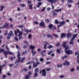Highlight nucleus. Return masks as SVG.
I'll list each match as a JSON object with an SVG mask.
<instances>
[{
  "mask_svg": "<svg viewBox=\"0 0 79 79\" xmlns=\"http://www.w3.org/2000/svg\"><path fill=\"white\" fill-rule=\"evenodd\" d=\"M3 28H6V29H8L9 28V24L7 23H5V25L3 26Z\"/></svg>",
  "mask_w": 79,
  "mask_h": 79,
  "instance_id": "obj_10",
  "label": "nucleus"
},
{
  "mask_svg": "<svg viewBox=\"0 0 79 79\" xmlns=\"http://www.w3.org/2000/svg\"><path fill=\"white\" fill-rule=\"evenodd\" d=\"M4 35H8V31L7 30H6L5 31V33L4 34Z\"/></svg>",
  "mask_w": 79,
  "mask_h": 79,
  "instance_id": "obj_44",
  "label": "nucleus"
},
{
  "mask_svg": "<svg viewBox=\"0 0 79 79\" xmlns=\"http://www.w3.org/2000/svg\"><path fill=\"white\" fill-rule=\"evenodd\" d=\"M42 76H44V77H45L46 76V75L47 74V72H46V70L45 69H43L42 70H41L40 72V74H42Z\"/></svg>",
  "mask_w": 79,
  "mask_h": 79,
  "instance_id": "obj_2",
  "label": "nucleus"
},
{
  "mask_svg": "<svg viewBox=\"0 0 79 79\" xmlns=\"http://www.w3.org/2000/svg\"><path fill=\"white\" fill-rule=\"evenodd\" d=\"M0 7L1 9H0V10L1 11H3V9H4V6H0Z\"/></svg>",
  "mask_w": 79,
  "mask_h": 79,
  "instance_id": "obj_26",
  "label": "nucleus"
},
{
  "mask_svg": "<svg viewBox=\"0 0 79 79\" xmlns=\"http://www.w3.org/2000/svg\"><path fill=\"white\" fill-rule=\"evenodd\" d=\"M23 69L24 71H25L26 72H27V69H26L25 68H23Z\"/></svg>",
  "mask_w": 79,
  "mask_h": 79,
  "instance_id": "obj_58",
  "label": "nucleus"
},
{
  "mask_svg": "<svg viewBox=\"0 0 79 79\" xmlns=\"http://www.w3.org/2000/svg\"><path fill=\"white\" fill-rule=\"evenodd\" d=\"M3 53L4 55H5V57L6 58H8V56H7L8 55V54H9V55L13 54V53L12 52L10 51H8V52L4 51L3 52Z\"/></svg>",
  "mask_w": 79,
  "mask_h": 79,
  "instance_id": "obj_4",
  "label": "nucleus"
},
{
  "mask_svg": "<svg viewBox=\"0 0 79 79\" xmlns=\"http://www.w3.org/2000/svg\"><path fill=\"white\" fill-rule=\"evenodd\" d=\"M29 6L30 10H32V9H33V7H32V5L30 4Z\"/></svg>",
  "mask_w": 79,
  "mask_h": 79,
  "instance_id": "obj_25",
  "label": "nucleus"
},
{
  "mask_svg": "<svg viewBox=\"0 0 79 79\" xmlns=\"http://www.w3.org/2000/svg\"><path fill=\"white\" fill-rule=\"evenodd\" d=\"M25 54H26V52L23 51L22 53L23 55H24Z\"/></svg>",
  "mask_w": 79,
  "mask_h": 79,
  "instance_id": "obj_54",
  "label": "nucleus"
},
{
  "mask_svg": "<svg viewBox=\"0 0 79 79\" xmlns=\"http://www.w3.org/2000/svg\"><path fill=\"white\" fill-rule=\"evenodd\" d=\"M6 64H3V65L1 66L0 65V74H2V68L3 66H6Z\"/></svg>",
  "mask_w": 79,
  "mask_h": 79,
  "instance_id": "obj_11",
  "label": "nucleus"
},
{
  "mask_svg": "<svg viewBox=\"0 0 79 79\" xmlns=\"http://www.w3.org/2000/svg\"><path fill=\"white\" fill-rule=\"evenodd\" d=\"M37 76H38V74H37V73H35L34 77H37Z\"/></svg>",
  "mask_w": 79,
  "mask_h": 79,
  "instance_id": "obj_45",
  "label": "nucleus"
},
{
  "mask_svg": "<svg viewBox=\"0 0 79 79\" xmlns=\"http://www.w3.org/2000/svg\"><path fill=\"white\" fill-rule=\"evenodd\" d=\"M31 53L32 54V56H34V55L35 54H36V51H34L33 50H32L31 52Z\"/></svg>",
  "mask_w": 79,
  "mask_h": 79,
  "instance_id": "obj_19",
  "label": "nucleus"
},
{
  "mask_svg": "<svg viewBox=\"0 0 79 79\" xmlns=\"http://www.w3.org/2000/svg\"><path fill=\"white\" fill-rule=\"evenodd\" d=\"M35 48V46H33L32 45H31L30 46V49H32V50H33Z\"/></svg>",
  "mask_w": 79,
  "mask_h": 79,
  "instance_id": "obj_22",
  "label": "nucleus"
},
{
  "mask_svg": "<svg viewBox=\"0 0 79 79\" xmlns=\"http://www.w3.org/2000/svg\"><path fill=\"white\" fill-rule=\"evenodd\" d=\"M53 24L51 23L48 26V27L49 29H52L53 27Z\"/></svg>",
  "mask_w": 79,
  "mask_h": 79,
  "instance_id": "obj_21",
  "label": "nucleus"
},
{
  "mask_svg": "<svg viewBox=\"0 0 79 79\" xmlns=\"http://www.w3.org/2000/svg\"><path fill=\"white\" fill-rule=\"evenodd\" d=\"M29 77H30V76L29 75H26L25 77V79H28L29 78Z\"/></svg>",
  "mask_w": 79,
  "mask_h": 79,
  "instance_id": "obj_29",
  "label": "nucleus"
},
{
  "mask_svg": "<svg viewBox=\"0 0 79 79\" xmlns=\"http://www.w3.org/2000/svg\"><path fill=\"white\" fill-rule=\"evenodd\" d=\"M60 49H57V52L58 53H60Z\"/></svg>",
  "mask_w": 79,
  "mask_h": 79,
  "instance_id": "obj_47",
  "label": "nucleus"
},
{
  "mask_svg": "<svg viewBox=\"0 0 79 79\" xmlns=\"http://www.w3.org/2000/svg\"><path fill=\"white\" fill-rule=\"evenodd\" d=\"M20 6L22 7V8H23V7H24V6H25L26 5L24 4H20Z\"/></svg>",
  "mask_w": 79,
  "mask_h": 79,
  "instance_id": "obj_34",
  "label": "nucleus"
},
{
  "mask_svg": "<svg viewBox=\"0 0 79 79\" xmlns=\"http://www.w3.org/2000/svg\"><path fill=\"white\" fill-rule=\"evenodd\" d=\"M19 40H20V39H23V36L21 35V36H19Z\"/></svg>",
  "mask_w": 79,
  "mask_h": 79,
  "instance_id": "obj_52",
  "label": "nucleus"
},
{
  "mask_svg": "<svg viewBox=\"0 0 79 79\" xmlns=\"http://www.w3.org/2000/svg\"><path fill=\"white\" fill-rule=\"evenodd\" d=\"M74 1H73L72 0H68L67 1V5H68L70 3H73Z\"/></svg>",
  "mask_w": 79,
  "mask_h": 79,
  "instance_id": "obj_13",
  "label": "nucleus"
},
{
  "mask_svg": "<svg viewBox=\"0 0 79 79\" xmlns=\"http://www.w3.org/2000/svg\"><path fill=\"white\" fill-rule=\"evenodd\" d=\"M68 58V55L66 54H65L64 56H63L62 57V60H64L65 58Z\"/></svg>",
  "mask_w": 79,
  "mask_h": 79,
  "instance_id": "obj_20",
  "label": "nucleus"
},
{
  "mask_svg": "<svg viewBox=\"0 0 79 79\" xmlns=\"http://www.w3.org/2000/svg\"><path fill=\"white\" fill-rule=\"evenodd\" d=\"M67 65V66H69V64H70V63H69V62L68 61V60H65V62H64L63 63V65L64 66H65Z\"/></svg>",
  "mask_w": 79,
  "mask_h": 79,
  "instance_id": "obj_7",
  "label": "nucleus"
},
{
  "mask_svg": "<svg viewBox=\"0 0 79 79\" xmlns=\"http://www.w3.org/2000/svg\"><path fill=\"white\" fill-rule=\"evenodd\" d=\"M51 9V8H50V7H48L47 8V10L49 11Z\"/></svg>",
  "mask_w": 79,
  "mask_h": 79,
  "instance_id": "obj_63",
  "label": "nucleus"
},
{
  "mask_svg": "<svg viewBox=\"0 0 79 79\" xmlns=\"http://www.w3.org/2000/svg\"><path fill=\"white\" fill-rule=\"evenodd\" d=\"M55 30H56V27L55 26H54L52 29V31H55Z\"/></svg>",
  "mask_w": 79,
  "mask_h": 79,
  "instance_id": "obj_61",
  "label": "nucleus"
},
{
  "mask_svg": "<svg viewBox=\"0 0 79 79\" xmlns=\"http://www.w3.org/2000/svg\"><path fill=\"white\" fill-rule=\"evenodd\" d=\"M65 53H66V54H67L68 55H72V54H73V50H70V49H68V50L65 51Z\"/></svg>",
  "mask_w": 79,
  "mask_h": 79,
  "instance_id": "obj_6",
  "label": "nucleus"
},
{
  "mask_svg": "<svg viewBox=\"0 0 79 79\" xmlns=\"http://www.w3.org/2000/svg\"><path fill=\"white\" fill-rule=\"evenodd\" d=\"M32 63H33V67L34 68L37 67V66H38L39 64H40V62H38L35 63L34 61H32Z\"/></svg>",
  "mask_w": 79,
  "mask_h": 79,
  "instance_id": "obj_3",
  "label": "nucleus"
},
{
  "mask_svg": "<svg viewBox=\"0 0 79 79\" xmlns=\"http://www.w3.org/2000/svg\"><path fill=\"white\" fill-rule=\"evenodd\" d=\"M14 33H15V35H17V31H16L15 30L14 31Z\"/></svg>",
  "mask_w": 79,
  "mask_h": 79,
  "instance_id": "obj_64",
  "label": "nucleus"
},
{
  "mask_svg": "<svg viewBox=\"0 0 79 79\" xmlns=\"http://www.w3.org/2000/svg\"><path fill=\"white\" fill-rule=\"evenodd\" d=\"M31 63H32V61H30L26 63V64L28 65V64H31Z\"/></svg>",
  "mask_w": 79,
  "mask_h": 79,
  "instance_id": "obj_31",
  "label": "nucleus"
},
{
  "mask_svg": "<svg viewBox=\"0 0 79 79\" xmlns=\"http://www.w3.org/2000/svg\"><path fill=\"white\" fill-rule=\"evenodd\" d=\"M28 38L29 39H31V38H32V35L31 34L28 35Z\"/></svg>",
  "mask_w": 79,
  "mask_h": 79,
  "instance_id": "obj_42",
  "label": "nucleus"
},
{
  "mask_svg": "<svg viewBox=\"0 0 79 79\" xmlns=\"http://www.w3.org/2000/svg\"><path fill=\"white\" fill-rule=\"evenodd\" d=\"M79 56H77V62L78 64H79Z\"/></svg>",
  "mask_w": 79,
  "mask_h": 79,
  "instance_id": "obj_32",
  "label": "nucleus"
},
{
  "mask_svg": "<svg viewBox=\"0 0 79 79\" xmlns=\"http://www.w3.org/2000/svg\"><path fill=\"white\" fill-rule=\"evenodd\" d=\"M52 14L53 16H56V15H57V13L56 12H53Z\"/></svg>",
  "mask_w": 79,
  "mask_h": 79,
  "instance_id": "obj_43",
  "label": "nucleus"
},
{
  "mask_svg": "<svg viewBox=\"0 0 79 79\" xmlns=\"http://www.w3.org/2000/svg\"><path fill=\"white\" fill-rule=\"evenodd\" d=\"M53 35L55 37H56V38H58V35H56L55 34H53Z\"/></svg>",
  "mask_w": 79,
  "mask_h": 79,
  "instance_id": "obj_40",
  "label": "nucleus"
},
{
  "mask_svg": "<svg viewBox=\"0 0 79 79\" xmlns=\"http://www.w3.org/2000/svg\"><path fill=\"white\" fill-rule=\"evenodd\" d=\"M24 60H25V57H22L21 59V60H20V62L21 63H23L24 62Z\"/></svg>",
  "mask_w": 79,
  "mask_h": 79,
  "instance_id": "obj_18",
  "label": "nucleus"
},
{
  "mask_svg": "<svg viewBox=\"0 0 79 79\" xmlns=\"http://www.w3.org/2000/svg\"><path fill=\"white\" fill-rule=\"evenodd\" d=\"M66 36V34L65 33H62L60 36V37L61 38H63V37H65Z\"/></svg>",
  "mask_w": 79,
  "mask_h": 79,
  "instance_id": "obj_14",
  "label": "nucleus"
},
{
  "mask_svg": "<svg viewBox=\"0 0 79 79\" xmlns=\"http://www.w3.org/2000/svg\"><path fill=\"white\" fill-rule=\"evenodd\" d=\"M4 51V50L3 49H1L0 50V52H3Z\"/></svg>",
  "mask_w": 79,
  "mask_h": 79,
  "instance_id": "obj_55",
  "label": "nucleus"
},
{
  "mask_svg": "<svg viewBox=\"0 0 79 79\" xmlns=\"http://www.w3.org/2000/svg\"><path fill=\"white\" fill-rule=\"evenodd\" d=\"M39 72V68H36L35 69V73H37Z\"/></svg>",
  "mask_w": 79,
  "mask_h": 79,
  "instance_id": "obj_24",
  "label": "nucleus"
},
{
  "mask_svg": "<svg viewBox=\"0 0 79 79\" xmlns=\"http://www.w3.org/2000/svg\"><path fill=\"white\" fill-rule=\"evenodd\" d=\"M10 33H9L8 34V35H10V36H11V35H14V34H13V32L12 31H10Z\"/></svg>",
  "mask_w": 79,
  "mask_h": 79,
  "instance_id": "obj_17",
  "label": "nucleus"
},
{
  "mask_svg": "<svg viewBox=\"0 0 79 79\" xmlns=\"http://www.w3.org/2000/svg\"><path fill=\"white\" fill-rule=\"evenodd\" d=\"M47 37H48V38H50V39H53V36H52V35H51L49 34H47Z\"/></svg>",
  "mask_w": 79,
  "mask_h": 79,
  "instance_id": "obj_15",
  "label": "nucleus"
},
{
  "mask_svg": "<svg viewBox=\"0 0 79 79\" xmlns=\"http://www.w3.org/2000/svg\"><path fill=\"white\" fill-rule=\"evenodd\" d=\"M45 9H46V7H44L42 10H41V11L42 12H44L45 10Z\"/></svg>",
  "mask_w": 79,
  "mask_h": 79,
  "instance_id": "obj_41",
  "label": "nucleus"
},
{
  "mask_svg": "<svg viewBox=\"0 0 79 79\" xmlns=\"http://www.w3.org/2000/svg\"><path fill=\"white\" fill-rule=\"evenodd\" d=\"M23 44H26V45H29V43H28V42L26 41H24L23 42Z\"/></svg>",
  "mask_w": 79,
  "mask_h": 79,
  "instance_id": "obj_37",
  "label": "nucleus"
},
{
  "mask_svg": "<svg viewBox=\"0 0 79 79\" xmlns=\"http://www.w3.org/2000/svg\"><path fill=\"white\" fill-rule=\"evenodd\" d=\"M25 32H26V33L27 34H28V32H29V30L28 29L25 30Z\"/></svg>",
  "mask_w": 79,
  "mask_h": 79,
  "instance_id": "obj_53",
  "label": "nucleus"
},
{
  "mask_svg": "<svg viewBox=\"0 0 79 79\" xmlns=\"http://www.w3.org/2000/svg\"><path fill=\"white\" fill-rule=\"evenodd\" d=\"M20 57H19V59H18V60L16 61L15 62V64H16V63H19V62H20Z\"/></svg>",
  "mask_w": 79,
  "mask_h": 79,
  "instance_id": "obj_30",
  "label": "nucleus"
},
{
  "mask_svg": "<svg viewBox=\"0 0 79 79\" xmlns=\"http://www.w3.org/2000/svg\"><path fill=\"white\" fill-rule=\"evenodd\" d=\"M64 24H65V22L62 21L60 23V24L59 25V26L61 27V26H63Z\"/></svg>",
  "mask_w": 79,
  "mask_h": 79,
  "instance_id": "obj_12",
  "label": "nucleus"
},
{
  "mask_svg": "<svg viewBox=\"0 0 79 79\" xmlns=\"http://www.w3.org/2000/svg\"><path fill=\"white\" fill-rule=\"evenodd\" d=\"M47 44H45L44 48H45V49H47Z\"/></svg>",
  "mask_w": 79,
  "mask_h": 79,
  "instance_id": "obj_56",
  "label": "nucleus"
},
{
  "mask_svg": "<svg viewBox=\"0 0 79 79\" xmlns=\"http://www.w3.org/2000/svg\"><path fill=\"white\" fill-rule=\"evenodd\" d=\"M27 3H28L29 5H31V1L29 0H28Z\"/></svg>",
  "mask_w": 79,
  "mask_h": 79,
  "instance_id": "obj_50",
  "label": "nucleus"
},
{
  "mask_svg": "<svg viewBox=\"0 0 79 79\" xmlns=\"http://www.w3.org/2000/svg\"><path fill=\"white\" fill-rule=\"evenodd\" d=\"M62 66H63V65H62V64L57 65V67L58 68H62Z\"/></svg>",
  "mask_w": 79,
  "mask_h": 79,
  "instance_id": "obj_27",
  "label": "nucleus"
},
{
  "mask_svg": "<svg viewBox=\"0 0 79 79\" xmlns=\"http://www.w3.org/2000/svg\"><path fill=\"white\" fill-rule=\"evenodd\" d=\"M45 21L46 22V23H48L49 22H50V19H45Z\"/></svg>",
  "mask_w": 79,
  "mask_h": 79,
  "instance_id": "obj_38",
  "label": "nucleus"
},
{
  "mask_svg": "<svg viewBox=\"0 0 79 79\" xmlns=\"http://www.w3.org/2000/svg\"><path fill=\"white\" fill-rule=\"evenodd\" d=\"M77 34H74L73 35V37H72L71 40H70V42L69 43V44H71V45H74V40L77 37Z\"/></svg>",
  "mask_w": 79,
  "mask_h": 79,
  "instance_id": "obj_1",
  "label": "nucleus"
},
{
  "mask_svg": "<svg viewBox=\"0 0 79 79\" xmlns=\"http://www.w3.org/2000/svg\"><path fill=\"white\" fill-rule=\"evenodd\" d=\"M38 5H40L41 6V5H42V2H39L38 3Z\"/></svg>",
  "mask_w": 79,
  "mask_h": 79,
  "instance_id": "obj_57",
  "label": "nucleus"
},
{
  "mask_svg": "<svg viewBox=\"0 0 79 79\" xmlns=\"http://www.w3.org/2000/svg\"><path fill=\"white\" fill-rule=\"evenodd\" d=\"M66 37L68 39H71L72 37V34L70 33H68L67 34Z\"/></svg>",
  "mask_w": 79,
  "mask_h": 79,
  "instance_id": "obj_9",
  "label": "nucleus"
},
{
  "mask_svg": "<svg viewBox=\"0 0 79 79\" xmlns=\"http://www.w3.org/2000/svg\"><path fill=\"white\" fill-rule=\"evenodd\" d=\"M66 42H65L63 43L62 44V45L63 46V47H64V48H65V51L66 52V51H67V50H68L69 49V46H66Z\"/></svg>",
  "mask_w": 79,
  "mask_h": 79,
  "instance_id": "obj_5",
  "label": "nucleus"
},
{
  "mask_svg": "<svg viewBox=\"0 0 79 79\" xmlns=\"http://www.w3.org/2000/svg\"><path fill=\"white\" fill-rule=\"evenodd\" d=\"M55 24H59V22L58 21V19H55Z\"/></svg>",
  "mask_w": 79,
  "mask_h": 79,
  "instance_id": "obj_36",
  "label": "nucleus"
},
{
  "mask_svg": "<svg viewBox=\"0 0 79 79\" xmlns=\"http://www.w3.org/2000/svg\"><path fill=\"white\" fill-rule=\"evenodd\" d=\"M20 55L18 54L17 56V58H18V59H19V58H20V60H21V57H20Z\"/></svg>",
  "mask_w": 79,
  "mask_h": 79,
  "instance_id": "obj_46",
  "label": "nucleus"
},
{
  "mask_svg": "<svg viewBox=\"0 0 79 79\" xmlns=\"http://www.w3.org/2000/svg\"><path fill=\"white\" fill-rule=\"evenodd\" d=\"M34 23L35 24H39V22H37V21H35V22H34Z\"/></svg>",
  "mask_w": 79,
  "mask_h": 79,
  "instance_id": "obj_59",
  "label": "nucleus"
},
{
  "mask_svg": "<svg viewBox=\"0 0 79 79\" xmlns=\"http://www.w3.org/2000/svg\"><path fill=\"white\" fill-rule=\"evenodd\" d=\"M15 40H16L17 41H18V37H17V35H15Z\"/></svg>",
  "mask_w": 79,
  "mask_h": 79,
  "instance_id": "obj_39",
  "label": "nucleus"
},
{
  "mask_svg": "<svg viewBox=\"0 0 79 79\" xmlns=\"http://www.w3.org/2000/svg\"><path fill=\"white\" fill-rule=\"evenodd\" d=\"M39 26L43 27L44 28H45V24L44 22H43L40 23Z\"/></svg>",
  "mask_w": 79,
  "mask_h": 79,
  "instance_id": "obj_8",
  "label": "nucleus"
},
{
  "mask_svg": "<svg viewBox=\"0 0 79 79\" xmlns=\"http://www.w3.org/2000/svg\"><path fill=\"white\" fill-rule=\"evenodd\" d=\"M62 10V9H56L53 10V11L54 12L55 11L57 13L59 12V11H61Z\"/></svg>",
  "mask_w": 79,
  "mask_h": 79,
  "instance_id": "obj_16",
  "label": "nucleus"
},
{
  "mask_svg": "<svg viewBox=\"0 0 79 79\" xmlns=\"http://www.w3.org/2000/svg\"><path fill=\"white\" fill-rule=\"evenodd\" d=\"M53 53V51H50L48 53V55H51V53Z\"/></svg>",
  "mask_w": 79,
  "mask_h": 79,
  "instance_id": "obj_49",
  "label": "nucleus"
},
{
  "mask_svg": "<svg viewBox=\"0 0 79 79\" xmlns=\"http://www.w3.org/2000/svg\"><path fill=\"white\" fill-rule=\"evenodd\" d=\"M60 43H57L56 44V46L57 47H59V46H60Z\"/></svg>",
  "mask_w": 79,
  "mask_h": 79,
  "instance_id": "obj_35",
  "label": "nucleus"
},
{
  "mask_svg": "<svg viewBox=\"0 0 79 79\" xmlns=\"http://www.w3.org/2000/svg\"><path fill=\"white\" fill-rule=\"evenodd\" d=\"M53 47V46L52 45H49V46L47 47L48 48H49V49H50V48H52Z\"/></svg>",
  "mask_w": 79,
  "mask_h": 79,
  "instance_id": "obj_23",
  "label": "nucleus"
},
{
  "mask_svg": "<svg viewBox=\"0 0 79 79\" xmlns=\"http://www.w3.org/2000/svg\"><path fill=\"white\" fill-rule=\"evenodd\" d=\"M31 68H32V66H31V65H30L28 67V69L29 70H30V69H31Z\"/></svg>",
  "mask_w": 79,
  "mask_h": 79,
  "instance_id": "obj_60",
  "label": "nucleus"
},
{
  "mask_svg": "<svg viewBox=\"0 0 79 79\" xmlns=\"http://www.w3.org/2000/svg\"><path fill=\"white\" fill-rule=\"evenodd\" d=\"M40 60L41 62H43L44 61V58H40Z\"/></svg>",
  "mask_w": 79,
  "mask_h": 79,
  "instance_id": "obj_51",
  "label": "nucleus"
},
{
  "mask_svg": "<svg viewBox=\"0 0 79 79\" xmlns=\"http://www.w3.org/2000/svg\"><path fill=\"white\" fill-rule=\"evenodd\" d=\"M48 2H49V3L51 2L52 4H53V2H54V1H53V0H48Z\"/></svg>",
  "mask_w": 79,
  "mask_h": 79,
  "instance_id": "obj_28",
  "label": "nucleus"
},
{
  "mask_svg": "<svg viewBox=\"0 0 79 79\" xmlns=\"http://www.w3.org/2000/svg\"><path fill=\"white\" fill-rule=\"evenodd\" d=\"M19 28H23V27H24L23 26V25H20L19 26Z\"/></svg>",
  "mask_w": 79,
  "mask_h": 79,
  "instance_id": "obj_48",
  "label": "nucleus"
},
{
  "mask_svg": "<svg viewBox=\"0 0 79 79\" xmlns=\"http://www.w3.org/2000/svg\"><path fill=\"white\" fill-rule=\"evenodd\" d=\"M51 56L52 57V56H55V54L54 53H52L51 54Z\"/></svg>",
  "mask_w": 79,
  "mask_h": 79,
  "instance_id": "obj_62",
  "label": "nucleus"
},
{
  "mask_svg": "<svg viewBox=\"0 0 79 79\" xmlns=\"http://www.w3.org/2000/svg\"><path fill=\"white\" fill-rule=\"evenodd\" d=\"M19 34L18 35V36H20V35H23V31H20L19 32Z\"/></svg>",
  "mask_w": 79,
  "mask_h": 79,
  "instance_id": "obj_33",
  "label": "nucleus"
}]
</instances>
